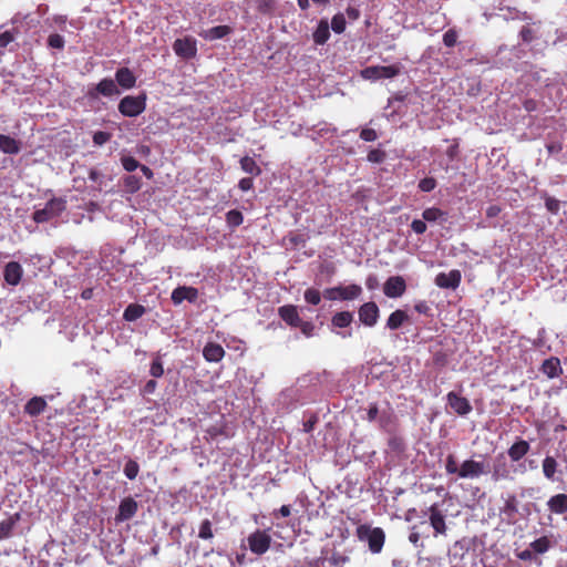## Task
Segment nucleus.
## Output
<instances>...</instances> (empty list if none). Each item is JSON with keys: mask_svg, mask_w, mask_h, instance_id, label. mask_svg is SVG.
Masks as SVG:
<instances>
[{"mask_svg": "<svg viewBox=\"0 0 567 567\" xmlns=\"http://www.w3.org/2000/svg\"><path fill=\"white\" fill-rule=\"evenodd\" d=\"M150 373L153 378H161L164 374V367L159 357H156L150 368Z\"/></svg>", "mask_w": 567, "mask_h": 567, "instance_id": "09e8293b", "label": "nucleus"}, {"mask_svg": "<svg viewBox=\"0 0 567 567\" xmlns=\"http://www.w3.org/2000/svg\"><path fill=\"white\" fill-rule=\"evenodd\" d=\"M446 212L437 208V207H429L423 210L422 217L425 221L434 223L437 220H446Z\"/></svg>", "mask_w": 567, "mask_h": 567, "instance_id": "473e14b6", "label": "nucleus"}, {"mask_svg": "<svg viewBox=\"0 0 567 567\" xmlns=\"http://www.w3.org/2000/svg\"><path fill=\"white\" fill-rule=\"evenodd\" d=\"M47 45L50 49L63 50L65 45V40L61 34L52 33L48 37Z\"/></svg>", "mask_w": 567, "mask_h": 567, "instance_id": "37998d69", "label": "nucleus"}, {"mask_svg": "<svg viewBox=\"0 0 567 567\" xmlns=\"http://www.w3.org/2000/svg\"><path fill=\"white\" fill-rule=\"evenodd\" d=\"M0 150L6 154L16 155L21 150L20 142L9 135L0 134Z\"/></svg>", "mask_w": 567, "mask_h": 567, "instance_id": "bb28decb", "label": "nucleus"}, {"mask_svg": "<svg viewBox=\"0 0 567 567\" xmlns=\"http://www.w3.org/2000/svg\"><path fill=\"white\" fill-rule=\"evenodd\" d=\"M360 138L365 142H373L378 138V134L373 128H362L360 132Z\"/></svg>", "mask_w": 567, "mask_h": 567, "instance_id": "052dcab7", "label": "nucleus"}, {"mask_svg": "<svg viewBox=\"0 0 567 567\" xmlns=\"http://www.w3.org/2000/svg\"><path fill=\"white\" fill-rule=\"evenodd\" d=\"M386 157V154L384 151L380 148H373L368 153V161L371 163L380 164L383 163Z\"/></svg>", "mask_w": 567, "mask_h": 567, "instance_id": "8fccbe9b", "label": "nucleus"}, {"mask_svg": "<svg viewBox=\"0 0 567 567\" xmlns=\"http://www.w3.org/2000/svg\"><path fill=\"white\" fill-rule=\"evenodd\" d=\"M230 32H231V28L229 25H216V27H213V28L204 31V33H202L200 35L206 40L213 41V40L223 39L226 35H228Z\"/></svg>", "mask_w": 567, "mask_h": 567, "instance_id": "c85d7f7f", "label": "nucleus"}, {"mask_svg": "<svg viewBox=\"0 0 567 567\" xmlns=\"http://www.w3.org/2000/svg\"><path fill=\"white\" fill-rule=\"evenodd\" d=\"M358 315L362 324L373 327L378 322L380 310L374 301H369L359 308Z\"/></svg>", "mask_w": 567, "mask_h": 567, "instance_id": "1a4fd4ad", "label": "nucleus"}, {"mask_svg": "<svg viewBox=\"0 0 567 567\" xmlns=\"http://www.w3.org/2000/svg\"><path fill=\"white\" fill-rule=\"evenodd\" d=\"M278 316L291 328H298L302 321L299 316L298 308L295 305H285L279 307Z\"/></svg>", "mask_w": 567, "mask_h": 567, "instance_id": "2eb2a0df", "label": "nucleus"}, {"mask_svg": "<svg viewBox=\"0 0 567 567\" xmlns=\"http://www.w3.org/2000/svg\"><path fill=\"white\" fill-rule=\"evenodd\" d=\"M379 415V408L377 403H371L368 411H367V420L369 422H373L378 419Z\"/></svg>", "mask_w": 567, "mask_h": 567, "instance_id": "0e129e2a", "label": "nucleus"}, {"mask_svg": "<svg viewBox=\"0 0 567 567\" xmlns=\"http://www.w3.org/2000/svg\"><path fill=\"white\" fill-rule=\"evenodd\" d=\"M539 370L548 379L558 378L563 374V368L560 364V360L557 357H550V358L544 360Z\"/></svg>", "mask_w": 567, "mask_h": 567, "instance_id": "a211bd4d", "label": "nucleus"}, {"mask_svg": "<svg viewBox=\"0 0 567 567\" xmlns=\"http://www.w3.org/2000/svg\"><path fill=\"white\" fill-rule=\"evenodd\" d=\"M542 467L544 476L548 481H555V474L558 468V463L556 458L554 456L547 455L542 462Z\"/></svg>", "mask_w": 567, "mask_h": 567, "instance_id": "c756f323", "label": "nucleus"}, {"mask_svg": "<svg viewBox=\"0 0 567 567\" xmlns=\"http://www.w3.org/2000/svg\"><path fill=\"white\" fill-rule=\"evenodd\" d=\"M313 41L317 45H323L330 38L329 23L326 19L319 21L312 33Z\"/></svg>", "mask_w": 567, "mask_h": 567, "instance_id": "a878e982", "label": "nucleus"}, {"mask_svg": "<svg viewBox=\"0 0 567 567\" xmlns=\"http://www.w3.org/2000/svg\"><path fill=\"white\" fill-rule=\"evenodd\" d=\"M305 300L313 306H317L321 301L320 291L315 288H308L303 293Z\"/></svg>", "mask_w": 567, "mask_h": 567, "instance_id": "de8ad7c7", "label": "nucleus"}, {"mask_svg": "<svg viewBox=\"0 0 567 567\" xmlns=\"http://www.w3.org/2000/svg\"><path fill=\"white\" fill-rule=\"evenodd\" d=\"M355 536L360 542L368 543L372 554L381 553L385 543V533L381 527H372L369 524H361L355 529Z\"/></svg>", "mask_w": 567, "mask_h": 567, "instance_id": "f257e3e1", "label": "nucleus"}, {"mask_svg": "<svg viewBox=\"0 0 567 567\" xmlns=\"http://www.w3.org/2000/svg\"><path fill=\"white\" fill-rule=\"evenodd\" d=\"M115 82L124 90H130L135 86L136 76L128 68L123 66L116 70Z\"/></svg>", "mask_w": 567, "mask_h": 567, "instance_id": "412c9836", "label": "nucleus"}, {"mask_svg": "<svg viewBox=\"0 0 567 567\" xmlns=\"http://www.w3.org/2000/svg\"><path fill=\"white\" fill-rule=\"evenodd\" d=\"M203 355L208 362H219L225 355V350L219 343L208 342L203 349Z\"/></svg>", "mask_w": 567, "mask_h": 567, "instance_id": "5701e85b", "label": "nucleus"}, {"mask_svg": "<svg viewBox=\"0 0 567 567\" xmlns=\"http://www.w3.org/2000/svg\"><path fill=\"white\" fill-rule=\"evenodd\" d=\"M175 54L184 60H192L197 55V41L190 35L178 38L173 43Z\"/></svg>", "mask_w": 567, "mask_h": 567, "instance_id": "20e7f679", "label": "nucleus"}, {"mask_svg": "<svg viewBox=\"0 0 567 567\" xmlns=\"http://www.w3.org/2000/svg\"><path fill=\"white\" fill-rule=\"evenodd\" d=\"M462 274L457 269L451 270L449 274L440 272L435 277V285L443 289H456L461 285Z\"/></svg>", "mask_w": 567, "mask_h": 567, "instance_id": "ddd939ff", "label": "nucleus"}, {"mask_svg": "<svg viewBox=\"0 0 567 567\" xmlns=\"http://www.w3.org/2000/svg\"><path fill=\"white\" fill-rule=\"evenodd\" d=\"M379 425L382 430L386 432H392L395 429L396 419L391 413H382L379 416Z\"/></svg>", "mask_w": 567, "mask_h": 567, "instance_id": "e433bc0d", "label": "nucleus"}, {"mask_svg": "<svg viewBox=\"0 0 567 567\" xmlns=\"http://www.w3.org/2000/svg\"><path fill=\"white\" fill-rule=\"evenodd\" d=\"M21 520V514L14 513L0 522V540L8 539L13 536L17 524Z\"/></svg>", "mask_w": 567, "mask_h": 567, "instance_id": "aec40b11", "label": "nucleus"}, {"mask_svg": "<svg viewBox=\"0 0 567 567\" xmlns=\"http://www.w3.org/2000/svg\"><path fill=\"white\" fill-rule=\"evenodd\" d=\"M487 473L488 471L483 462L472 458L463 461L460 465V478H477Z\"/></svg>", "mask_w": 567, "mask_h": 567, "instance_id": "6e6552de", "label": "nucleus"}, {"mask_svg": "<svg viewBox=\"0 0 567 567\" xmlns=\"http://www.w3.org/2000/svg\"><path fill=\"white\" fill-rule=\"evenodd\" d=\"M66 208V202L63 198L50 199L42 209L33 213V220L38 224L47 223L58 217Z\"/></svg>", "mask_w": 567, "mask_h": 567, "instance_id": "7ed1b4c3", "label": "nucleus"}, {"mask_svg": "<svg viewBox=\"0 0 567 567\" xmlns=\"http://www.w3.org/2000/svg\"><path fill=\"white\" fill-rule=\"evenodd\" d=\"M353 321V313L350 311H340L333 315L331 323L337 328H347Z\"/></svg>", "mask_w": 567, "mask_h": 567, "instance_id": "2f4dec72", "label": "nucleus"}, {"mask_svg": "<svg viewBox=\"0 0 567 567\" xmlns=\"http://www.w3.org/2000/svg\"><path fill=\"white\" fill-rule=\"evenodd\" d=\"M406 290V282L401 276H392L383 285V292L389 298H399Z\"/></svg>", "mask_w": 567, "mask_h": 567, "instance_id": "f8f14e48", "label": "nucleus"}, {"mask_svg": "<svg viewBox=\"0 0 567 567\" xmlns=\"http://www.w3.org/2000/svg\"><path fill=\"white\" fill-rule=\"evenodd\" d=\"M346 18L342 13H337L332 17L331 29L340 34L346 30Z\"/></svg>", "mask_w": 567, "mask_h": 567, "instance_id": "49530a36", "label": "nucleus"}, {"mask_svg": "<svg viewBox=\"0 0 567 567\" xmlns=\"http://www.w3.org/2000/svg\"><path fill=\"white\" fill-rule=\"evenodd\" d=\"M492 475L495 481L507 480L509 477V471L507 468L506 463L503 462L501 464H495L493 467Z\"/></svg>", "mask_w": 567, "mask_h": 567, "instance_id": "a18cd8bd", "label": "nucleus"}, {"mask_svg": "<svg viewBox=\"0 0 567 567\" xmlns=\"http://www.w3.org/2000/svg\"><path fill=\"white\" fill-rule=\"evenodd\" d=\"M124 190L128 194L137 193L142 187V181L136 175H126L123 177Z\"/></svg>", "mask_w": 567, "mask_h": 567, "instance_id": "f704fd0d", "label": "nucleus"}, {"mask_svg": "<svg viewBox=\"0 0 567 567\" xmlns=\"http://www.w3.org/2000/svg\"><path fill=\"white\" fill-rule=\"evenodd\" d=\"M519 35L525 43H529L534 40L535 34L534 30L529 28L528 25H524L519 32Z\"/></svg>", "mask_w": 567, "mask_h": 567, "instance_id": "bf43d9fd", "label": "nucleus"}, {"mask_svg": "<svg viewBox=\"0 0 567 567\" xmlns=\"http://www.w3.org/2000/svg\"><path fill=\"white\" fill-rule=\"evenodd\" d=\"M146 107V95L144 93L133 96L126 95L118 103V112L127 117H135L142 114Z\"/></svg>", "mask_w": 567, "mask_h": 567, "instance_id": "f03ea898", "label": "nucleus"}, {"mask_svg": "<svg viewBox=\"0 0 567 567\" xmlns=\"http://www.w3.org/2000/svg\"><path fill=\"white\" fill-rule=\"evenodd\" d=\"M545 207L549 213L556 215L560 209V202L551 196H546Z\"/></svg>", "mask_w": 567, "mask_h": 567, "instance_id": "864d4df0", "label": "nucleus"}, {"mask_svg": "<svg viewBox=\"0 0 567 567\" xmlns=\"http://www.w3.org/2000/svg\"><path fill=\"white\" fill-rule=\"evenodd\" d=\"M302 334L306 337H312L315 332V324L311 321H305L302 320L301 323L298 326Z\"/></svg>", "mask_w": 567, "mask_h": 567, "instance_id": "4d7b16f0", "label": "nucleus"}, {"mask_svg": "<svg viewBox=\"0 0 567 567\" xmlns=\"http://www.w3.org/2000/svg\"><path fill=\"white\" fill-rule=\"evenodd\" d=\"M429 522L431 527L434 529V537L446 534V522L445 515L439 508L437 504H433L429 507Z\"/></svg>", "mask_w": 567, "mask_h": 567, "instance_id": "9b49d317", "label": "nucleus"}, {"mask_svg": "<svg viewBox=\"0 0 567 567\" xmlns=\"http://www.w3.org/2000/svg\"><path fill=\"white\" fill-rule=\"evenodd\" d=\"M414 310L421 315H425V316H429L430 312H431V308L430 306L427 305L426 301H419L414 305Z\"/></svg>", "mask_w": 567, "mask_h": 567, "instance_id": "338daca9", "label": "nucleus"}, {"mask_svg": "<svg viewBox=\"0 0 567 567\" xmlns=\"http://www.w3.org/2000/svg\"><path fill=\"white\" fill-rule=\"evenodd\" d=\"M120 93L116 82L113 79L105 78L101 80L94 89L89 91V96L92 99H96L99 95L110 97L118 95Z\"/></svg>", "mask_w": 567, "mask_h": 567, "instance_id": "9d476101", "label": "nucleus"}, {"mask_svg": "<svg viewBox=\"0 0 567 567\" xmlns=\"http://www.w3.org/2000/svg\"><path fill=\"white\" fill-rule=\"evenodd\" d=\"M47 401L43 398L34 396L24 405V413L30 416H38L47 409Z\"/></svg>", "mask_w": 567, "mask_h": 567, "instance_id": "b1692460", "label": "nucleus"}, {"mask_svg": "<svg viewBox=\"0 0 567 567\" xmlns=\"http://www.w3.org/2000/svg\"><path fill=\"white\" fill-rule=\"evenodd\" d=\"M408 320V313L404 310L396 309L389 316L386 320V328H389L390 330H396Z\"/></svg>", "mask_w": 567, "mask_h": 567, "instance_id": "cd10ccee", "label": "nucleus"}, {"mask_svg": "<svg viewBox=\"0 0 567 567\" xmlns=\"http://www.w3.org/2000/svg\"><path fill=\"white\" fill-rule=\"evenodd\" d=\"M529 450L530 444L526 440L517 439L507 450V454L512 462H518L528 454Z\"/></svg>", "mask_w": 567, "mask_h": 567, "instance_id": "6ab92c4d", "label": "nucleus"}, {"mask_svg": "<svg viewBox=\"0 0 567 567\" xmlns=\"http://www.w3.org/2000/svg\"><path fill=\"white\" fill-rule=\"evenodd\" d=\"M445 472L447 475H456V478H460V465L454 454H449L446 456Z\"/></svg>", "mask_w": 567, "mask_h": 567, "instance_id": "58836bf2", "label": "nucleus"}, {"mask_svg": "<svg viewBox=\"0 0 567 567\" xmlns=\"http://www.w3.org/2000/svg\"><path fill=\"white\" fill-rule=\"evenodd\" d=\"M426 525V522H421L420 525H413L411 527V532H410V535H409V540L415 546V547H423L422 544H420V539L422 536H424V533H422L420 530V527L421 526H425Z\"/></svg>", "mask_w": 567, "mask_h": 567, "instance_id": "79ce46f5", "label": "nucleus"}, {"mask_svg": "<svg viewBox=\"0 0 567 567\" xmlns=\"http://www.w3.org/2000/svg\"><path fill=\"white\" fill-rule=\"evenodd\" d=\"M111 138V134L107 133V132H104V131H97L93 134V143L95 145H103L105 144L107 141H110Z\"/></svg>", "mask_w": 567, "mask_h": 567, "instance_id": "6e6d98bb", "label": "nucleus"}, {"mask_svg": "<svg viewBox=\"0 0 567 567\" xmlns=\"http://www.w3.org/2000/svg\"><path fill=\"white\" fill-rule=\"evenodd\" d=\"M550 547V540L548 537L543 536L530 543V548L537 554L546 553Z\"/></svg>", "mask_w": 567, "mask_h": 567, "instance_id": "a19ab883", "label": "nucleus"}, {"mask_svg": "<svg viewBox=\"0 0 567 567\" xmlns=\"http://www.w3.org/2000/svg\"><path fill=\"white\" fill-rule=\"evenodd\" d=\"M411 228L415 234L422 235L426 231L427 227L424 219H414L411 224Z\"/></svg>", "mask_w": 567, "mask_h": 567, "instance_id": "680f3d73", "label": "nucleus"}, {"mask_svg": "<svg viewBox=\"0 0 567 567\" xmlns=\"http://www.w3.org/2000/svg\"><path fill=\"white\" fill-rule=\"evenodd\" d=\"M446 403L450 409L457 415L465 416L472 412V404L465 396L451 391L446 394Z\"/></svg>", "mask_w": 567, "mask_h": 567, "instance_id": "423d86ee", "label": "nucleus"}, {"mask_svg": "<svg viewBox=\"0 0 567 567\" xmlns=\"http://www.w3.org/2000/svg\"><path fill=\"white\" fill-rule=\"evenodd\" d=\"M288 239L290 241V244L295 247L297 246H305L306 241H307V238L303 236V235H297V234H290L288 236Z\"/></svg>", "mask_w": 567, "mask_h": 567, "instance_id": "e2e57ef3", "label": "nucleus"}, {"mask_svg": "<svg viewBox=\"0 0 567 567\" xmlns=\"http://www.w3.org/2000/svg\"><path fill=\"white\" fill-rule=\"evenodd\" d=\"M341 286L328 288L324 290V297L329 300H341Z\"/></svg>", "mask_w": 567, "mask_h": 567, "instance_id": "13d9d810", "label": "nucleus"}, {"mask_svg": "<svg viewBox=\"0 0 567 567\" xmlns=\"http://www.w3.org/2000/svg\"><path fill=\"white\" fill-rule=\"evenodd\" d=\"M198 298V290L194 287L179 286L172 292L171 299L175 305L182 303L184 300L195 302Z\"/></svg>", "mask_w": 567, "mask_h": 567, "instance_id": "dca6fc26", "label": "nucleus"}, {"mask_svg": "<svg viewBox=\"0 0 567 567\" xmlns=\"http://www.w3.org/2000/svg\"><path fill=\"white\" fill-rule=\"evenodd\" d=\"M243 221L244 215L238 209H231L226 214V223L231 229L240 226Z\"/></svg>", "mask_w": 567, "mask_h": 567, "instance_id": "4c0bfd02", "label": "nucleus"}, {"mask_svg": "<svg viewBox=\"0 0 567 567\" xmlns=\"http://www.w3.org/2000/svg\"><path fill=\"white\" fill-rule=\"evenodd\" d=\"M124 475L133 481L137 477L138 475V472H140V465L136 461L134 460H128L124 466Z\"/></svg>", "mask_w": 567, "mask_h": 567, "instance_id": "c03bdc74", "label": "nucleus"}, {"mask_svg": "<svg viewBox=\"0 0 567 567\" xmlns=\"http://www.w3.org/2000/svg\"><path fill=\"white\" fill-rule=\"evenodd\" d=\"M435 187L436 181L433 177H425L421 179L419 183V188L425 193L432 192Z\"/></svg>", "mask_w": 567, "mask_h": 567, "instance_id": "5fc2aeb1", "label": "nucleus"}, {"mask_svg": "<svg viewBox=\"0 0 567 567\" xmlns=\"http://www.w3.org/2000/svg\"><path fill=\"white\" fill-rule=\"evenodd\" d=\"M247 542L251 553L262 555L270 548L271 536L267 530L257 529L248 536Z\"/></svg>", "mask_w": 567, "mask_h": 567, "instance_id": "39448f33", "label": "nucleus"}, {"mask_svg": "<svg viewBox=\"0 0 567 567\" xmlns=\"http://www.w3.org/2000/svg\"><path fill=\"white\" fill-rule=\"evenodd\" d=\"M501 513L505 515L508 522L515 520V516L518 513V501L514 494L507 496L501 508Z\"/></svg>", "mask_w": 567, "mask_h": 567, "instance_id": "393cba45", "label": "nucleus"}, {"mask_svg": "<svg viewBox=\"0 0 567 567\" xmlns=\"http://www.w3.org/2000/svg\"><path fill=\"white\" fill-rule=\"evenodd\" d=\"M145 313V308L138 303L128 305L123 313V318L126 321H135L140 319Z\"/></svg>", "mask_w": 567, "mask_h": 567, "instance_id": "7c9ffc66", "label": "nucleus"}, {"mask_svg": "<svg viewBox=\"0 0 567 567\" xmlns=\"http://www.w3.org/2000/svg\"><path fill=\"white\" fill-rule=\"evenodd\" d=\"M198 537L204 540L214 538L213 524L209 519H204L198 528Z\"/></svg>", "mask_w": 567, "mask_h": 567, "instance_id": "ea45409f", "label": "nucleus"}, {"mask_svg": "<svg viewBox=\"0 0 567 567\" xmlns=\"http://www.w3.org/2000/svg\"><path fill=\"white\" fill-rule=\"evenodd\" d=\"M240 167L245 173L250 174L252 176H259L261 174V168L258 166L256 161L250 156H244L240 159Z\"/></svg>", "mask_w": 567, "mask_h": 567, "instance_id": "72a5a7b5", "label": "nucleus"}, {"mask_svg": "<svg viewBox=\"0 0 567 567\" xmlns=\"http://www.w3.org/2000/svg\"><path fill=\"white\" fill-rule=\"evenodd\" d=\"M138 509V504L133 497H125L121 501L115 520L117 523L126 522L133 518Z\"/></svg>", "mask_w": 567, "mask_h": 567, "instance_id": "4468645a", "label": "nucleus"}, {"mask_svg": "<svg viewBox=\"0 0 567 567\" xmlns=\"http://www.w3.org/2000/svg\"><path fill=\"white\" fill-rule=\"evenodd\" d=\"M329 561L332 566H341L342 564L348 561V557L339 553H333L332 556L329 558Z\"/></svg>", "mask_w": 567, "mask_h": 567, "instance_id": "774afa93", "label": "nucleus"}, {"mask_svg": "<svg viewBox=\"0 0 567 567\" xmlns=\"http://www.w3.org/2000/svg\"><path fill=\"white\" fill-rule=\"evenodd\" d=\"M362 293V288L359 285L352 284L349 286H341V300H353Z\"/></svg>", "mask_w": 567, "mask_h": 567, "instance_id": "c9c22d12", "label": "nucleus"}, {"mask_svg": "<svg viewBox=\"0 0 567 567\" xmlns=\"http://www.w3.org/2000/svg\"><path fill=\"white\" fill-rule=\"evenodd\" d=\"M121 163H122V166L123 168L126 171V172H134L136 168L140 167V163L137 159H135L134 157L132 156H123L121 158Z\"/></svg>", "mask_w": 567, "mask_h": 567, "instance_id": "603ef678", "label": "nucleus"}, {"mask_svg": "<svg viewBox=\"0 0 567 567\" xmlns=\"http://www.w3.org/2000/svg\"><path fill=\"white\" fill-rule=\"evenodd\" d=\"M457 38H458L457 31L455 29H449L443 34V43L447 48H453L457 42Z\"/></svg>", "mask_w": 567, "mask_h": 567, "instance_id": "3c124183", "label": "nucleus"}, {"mask_svg": "<svg viewBox=\"0 0 567 567\" xmlns=\"http://www.w3.org/2000/svg\"><path fill=\"white\" fill-rule=\"evenodd\" d=\"M23 276V268L18 261H10L3 269L4 281L10 286H18Z\"/></svg>", "mask_w": 567, "mask_h": 567, "instance_id": "f3484780", "label": "nucleus"}, {"mask_svg": "<svg viewBox=\"0 0 567 567\" xmlns=\"http://www.w3.org/2000/svg\"><path fill=\"white\" fill-rule=\"evenodd\" d=\"M400 73L399 65H378L368 66L362 71V75L365 79L378 80V79H392Z\"/></svg>", "mask_w": 567, "mask_h": 567, "instance_id": "0eeeda50", "label": "nucleus"}, {"mask_svg": "<svg viewBox=\"0 0 567 567\" xmlns=\"http://www.w3.org/2000/svg\"><path fill=\"white\" fill-rule=\"evenodd\" d=\"M14 40L13 34L10 31H4L0 34V48L8 47Z\"/></svg>", "mask_w": 567, "mask_h": 567, "instance_id": "69168bd1", "label": "nucleus"}, {"mask_svg": "<svg viewBox=\"0 0 567 567\" xmlns=\"http://www.w3.org/2000/svg\"><path fill=\"white\" fill-rule=\"evenodd\" d=\"M547 507L550 513L563 515L567 512V494H556L547 501Z\"/></svg>", "mask_w": 567, "mask_h": 567, "instance_id": "4be33fe9", "label": "nucleus"}]
</instances>
